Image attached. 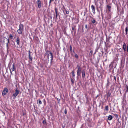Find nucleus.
<instances>
[{
	"mask_svg": "<svg viewBox=\"0 0 128 128\" xmlns=\"http://www.w3.org/2000/svg\"><path fill=\"white\" fill-rule=\"evenodd\" d=\"M54 0H50L49 3V4H50L51 2L52 1H53Z\"/></svg>",
	"mask_w": 128,
	"mask_h": 128,
	"instance_id": "26",
	"label": "nucleus"
},
{
	"mask_svg": "<svg viewBox=\"0 0 128 128\" xmlns=\"http://www.w3.org/2000/svg\"><path fill=\"white\" fill-rule=\"evenodd\" d=\"M16 42L17 44L18 45H19L20 41V40L19 38V37H17V38Z\"/></svg>",
	"mask_w": 128,
	"mask_h": 128,
	"instance_id": "11",
	"label": "nucleus"
},
{
	"mask_svg": "<svg viewBox=\"0 0 128 128\" xmlns=\"http://www.w3.org/2000/svg\"><path fill=\"white\" fill-rule=\"evenodd\" d=\"M19 90H18L17 89H16L15 90L14 92L12 95V96L14 97V99L16 98V96L19 94Z\"/></svg>",
	"mask_w": 128,
	"mask_h": 128,
	"instance_id": "3",
	"label": "nucleus"
},
{
	"mask_svg": "<svg viewBox=\"0 0 128 128\" xmlns=\"http://www.w3.org/2000/svg\"><path fill=\"white\" fill-rule=\"evenodd\" d=\"M92 18V20H91V22L93 24H94L96 22V21L93 18Z\"/></svg>",
	"mask_w": 128,
	"mask_h": 128,
	"instance_id": "14",
	"label": "nucleus"
},
{
	"mask_svg": "<svg viewBox=\"0 0 128 128\" xmlns=\"http://www.w3.org/2000/svg\"><path fill=\"white\" fill-rule=\"evenodd\" d=\"M50 56V54H48V59H49V56Z\"/></svg>",
	"mask_w": 128,
	"mask_h": 128,
	"instance_id": "28",
	"label": "nucleus"
},
{
	"mask_svg": "<svg viewBox=\"0 0 128 128\" xmlns=\"http://www.w3.org/2000/svg\"><path fill=\"white\" fill-rule=\"evenodd\" d=\"M91 8L92 9V12L94 13V14L95 13V7L93 5H92L91 6Z\"/></svg>",
	"mask_w": 128,
	"mask_h": 128,
	"instance_id": "6",
	"label": "nucleus"
},
{
	"mask_svg": "<svg viewBox=\"0 0 128 128\" xmlns=\"http://www.w3.org/2000/svg\"><path fill=\"white\" fill-rule=\"evenodd\" d=\"M90 52L91 54H92L93 53V51L92 50H91Z\"/></svg>",
	"mask_w": 128,
	"mask_h": 128,
	"instance_id": "34",
	"label": "nucleus"
},
{
	"mask_svg": "<svg viewBox=\"0 0 128 128\" xmlns=\"http://www.w3.org/2000/svg\"><path fill=\"white\" fill-rule=\"evenodd\" d=\"M85 28H86H86H88V26H87V24H86V25H85Z\"/></svg>",
	"mask_w": 128,
	"mask_h": 128,
	"instance_id": "30",
	"label": "nucleus"
},
{
	"mask_svg": "<svg viewBox=\"0 0 128 128\" xmlns=\"http://www.w3.org/2000/svg\"><path fill=\"white\" fill-rule=\"evenodd\" d=\"M71 82L72 83H74V81L72 79H71Z\"/></svg>",
	"mask_w": 128,
	"mask_h": 128,
	"instance_id": "32",
	"label": "nucleus"
},
{
	"mask_svg": "<svg viewBox=\"0 0 128 128\" xmlns=\"http://www.w3.org/2000/svg\"><path fill=\"white\" fill-rule=\"evenodd\" d=\"M66 14H69V12L68 11H66Z\"/></svg>",
	"mask_w": 128,
	"mask_h": 128,
	"instance_id": "29",
	"label": "nucleus"
},
{
	"mask_svg": "<svg viewBox=\"0 0 128 128\" xmlns=\"http://www.w3.org/2000/svg\"><path fill=\"white\" fill-rule=\"evenodd\" d=\"M46 123V122L45 121H43V124H45Z\"/></svg>",
	"mask_w": 128,
	"mask_h": 128,
	"instance_id": "31",
	"label": "nucleus"
},
{
	"mask_svg": "<svg viewBox=\"0 0 128 128\" xmlns=\"http://www.w3.org/2000/svg\"><path fill=\"white\" fill-rule=\"evenodd\" d=\"M75 57L76 58H78V55L76 54H75Z\"/></svg>",
	"mask_w": 128,
	"mask_h": 128,
	"instance_id": "23",
	"label": "nucleus"
},
{
	"mask_svg": "<svg viewBox=\"0 0 128 128\" xmlns=\"http://www.w3.org/2000/svg\"><path fill=\"white\" fill-rule=\"evenodd\" d=\"M73 31L74 30H71V32H72V33L73 32Z\"/></svg>",
	"mask_w": 128,
	"mask_h": 128,
	"instance_id": "37",
	"label": "nucleus"
},
{
	"mask_svg": "<svg viewBox=\"0 0 128 128\" xmlns=\"http://www.w3.org/2000/svg\"><path fill=\"white\" fill-rule=\"evenodd\" d=\"M119 50H120V52H122V50L121 48H120Z\"/></svg>",
	"mask_w": 128,
	"mask_h": 128,
	"instance_id": "33",
	"label": "nucleus"
},
{
	"mask_svg": "<svg viewBox=\"0 0 128 128\" xmlns=\"http://www.w3.org/2000/svg\"><path fill=\"white\" fill-rule=\"evenodd\" d=\"M125 31L126 34H127V32L128 31V28L127 27H126L125 28Z\"/></svg>",
	"mask_w": 128,
	"mask_h": 128,
	"instance_id": "21",
	"label": "nucleus"
},
{
	"mask_svg": "<svg viewBox=\"0 0 128 128\" xmlns=\"http://www.w3.org/2000/svg\"><path fill=\"white\" fill-rule=\"evenodd\" d=\"M111 94V93L110 92H108V93L107 94V97L108 98L110 96Z\"/></svg>",
	"mask_w": 128,
	"mask_h": 128,
	"instance_id": "17",
	"label": "nucleus"
},
{
	"mask_svg": "<svg viewBox=\"0 0 128 128\" xmlns=\"http://www.w3.org/2000/svg\"><path fill=\"white\" fill-rule=\"evenodd\" d=\"M107 8H108V10L109 11H110L111 9V6H109L107 5Z\"/></svg>",
	"mask_w": 128,
	"mask_h": 128,
	"instance_id": "18",
	"label": "nucleus"
},
{
	"mask_svg": "<svg viewBox=\"0 0 128 128\" xmlns=\"http://www.w3.org/2000/svg\"><path fill=\"white\" fill-rule=\"evenodd\" d=\"M50 58H51V62H52V61L53 60V56L52 54V53L50 52Z\"/></svg>",
	"mask_w": 128,
	"mask_h": 128,
	"instance_id": "8",
	"label": "nucleus"
},
{
	"mask_svg": "<svg viewBox=\"0 0 128 128\" xmlns=\"http://www.w3.org/2000/svg\"><path fill=\"white\" fill-rule=\"evenodd\" d=\"M74 30H75V32H76V29H74Z\"/></svg>",
	"mask_w": 128,
	"mask_h": 128,
	"instance_id": "38",
	"label": "nucleus"
},
{
	"mask_svg": "<svg viewBox=\"0 0 128 128\" xmlns=\"http://www.w3.org/2000/svg\"><path fill=\"white\" fill-rule=\"evenodd\" d=\"M64 112L65 114H66L67 113V112L66 109L64 110Z\"/></svg>",
	"mask_w": 128,
	"mask_h": 128,
	"instance_id": "27",
	"label": "nucleus"
},
{
	"mask_svg": "<svg viewBox=\"0 0 128 128\" xmlns=\"http://www.w3.org/2000/svg\"><path fill=\"white\" fill-rule=\"evenodd\" d=\"M113 118L112 116L111 115H109L108 116V119L109 120H111Z\"/></svg>",
	"mask_w": 128,
	"mask_h": 128,
	"instance_id": "12",
	"label": "nucleus"
},
{
	"mask_svg": "<svg viewBox=\"0 0 128 128\" xmlns=\"http://www.w3.org/2000/svg\"><path fill=\"white\" fill-rule=\"evenodd\" d=\"M8 90L6 88H5L2 92V95L3 96L6 95L8 93Z\"/></svg>",
	"mask_w": 128,
	"mask_h": 128,
	"instance_id": "4",
	"label": "nucleus"
},
{
	"mask_svg": "<svg viewBox=\"0 0 128 128\" xmlns=\"http://www.w3.org/2000/svg\"><path fill=\"white\" fill-rule=\"evenodd\" d=\"M126 44L125 43H124L123 45V48L124 49V50L125 51L126 50Z\"/></svg>",
	"mask_w": 128,
	"mask_h": 128,
	"instance_id": "13",
	"label": "nucleus"
},
{
	"mask_svg": "<svg viewBox=\"0 0 128 128\" xmlns=\"http://www.w3.org/2000/svg\"><path fill=\"white\" fill-rule=\"evenodd\" d=\"M10 38L11 39H12L13 38V36L11 34H10L9 35Z\"/></svg>",
	"mask_w": 128,
	"mask_h": 128,
	"instance_id": "24",
	"label": "nucleus"
},
{
	"mask_svg": "<svg viewBox=\"0 0 128 128\" xmlns=\"http://www.w3.org/2000/svg\"><path fill=\"white\" fill-rule=\"evenodd\" d=\"M114 78H115V79H116V77H115V76H114Z\"/></svg>",
	"mask_w": 128,
	"mask_h": 128,
	"instance_id": "39",
	"label": "nucleus"
},
{
	"mask_svg": "<svg viewBox=\"0 0 128 128\" xmlns=\"http://www.w3.org/2000/svg\"><path fill=\"white\" fill-rule=\"evenodd\" d=\"M77 68L78 69L77 70V74L78 76H79L80 74L81 68L78 65H77Z\"/></svg>",
	"mask_w": 128,
	"mask_h": 128,
	"instance_id": "2",
	"label": "nucleus"
},
{
	"mask_svg": "<svg viewBox=\"0 0 128 128\" xmlns=\"http://www.w3.org/2000/svg\"><path fill=\"white\" fill-rule=\"evenodd\" d=\"M72 76L73 78H74L75 76V74L74 71L73 70L72 71Z\"/></svg>",
	"mask_w": 128,
	"mask_h": 128,
	"instance_id": "15",
	"label": "nucleus"
},
{
	"mask_svg": "<svg viewBox=\"0 0 128 128\" xmlns=\"http://www.w3.org/2000/svg\"><path fill=\"white\" fill-rule=\"evenodd\" d=\"M38 103L40 104H42L41 101L40 100H39Z\"/></svg>",
	"mask_w": 128,
	"mask_h": 128,
	"instance_id": "25",
	"label": "nucleus"
},
{
	"mask_svg": "<svg viewBox=\"0 0 128 128\" xmlns=\"http://www.w3.org/2000/svg\"><path fill=\"white\" fill-rule=\"evenodd\" d=\"M19 28L17 32L19 34H21L22 33V32L24 30V26L23 25L20 24L19 25Z\"/></svg>",
	"mask_w": 128,
	"mask_h": 128,
	"instance_id": "1",
	"label": "nucleus"
},
{
	"mask_svg": "<svg viewBox=\"0 0 128 128\" xmlns=\"http://www.w3.org/2000/svg\"><path fill=\"white\" fill-rule=\"evenodd\" d=\"M82 77L83 78L85 77V73L84 70H82L81 72Z\"/></svg>",
	"mask_w": 128,
	"mask_h": 128,
	"instance_id": "10",
	"label": "nucleus"
},
{
	"mask_svg": "<svg viewBox=\"0 0 128 128\" xmlns=\"http://www.w3.org/2000/svg\"><path fill=\"white\" fill-rule=\"evenodd\" d=\"M105 110L106 111H108V106H105Z\"/></svg>",
	"mask_w": 128,
	"mask_h": 128,
	"instance_id": "20",
	"label": "nucleus"
},
{
	"mask_svg": "<svg viewBox=\"0 0 128 128\" xmlns=\"http://www.w3.org/2000/svg\"><path fill=\"white\" fill-rule=\"evenodd\" d=\"M7 40H8V42L6 44V46L7 47H8V44L9 42V39H7Z\"/></svg>",
	"mask_w": 128,
	"mask_h": 128,
	"instance_id": "22",
	"label": "nucleus"
},
{
	"mask_svg": "<svg viewBox=\"0 0 128 128\" xmlns=\"http://www.w3.org/2000/svg\"><path fill=\"white\" fill-rule=\"evenodd\" d=\"M14 64H13L12 65L11 67V68H10V72L11 74H12V72L14 71Z\"/></svg>",
	"mask_w": 128,
	"mask_h": 128,
	"instance_id": "5",
	"label": "nucleus"
},
{
	"mask_svg": "<svg viewBox=\"0 0 128 128\" xmlns=\"http://www.w3.org/2000/svg\"><path fill=\"white\" fill-rule=\"evenodd\" d=\"M55 12L56 14V17L57 19V16H58V12L57 11V10L56 8L55 9Z\"/></svg>",
	"mask_w": 128,
	"mask_h": 128,
	"instance_id": "16",
	"label": "nucleus"
},
{
	"mask_svg": "<svg viewBox=\"0 0 128 128\" xmlns=\"http://www.w3.org/2000/svg\"><path fill=\"white\" fill-rule=\"evenodd\" d=\"M127 51L128 52V46H127Z\"/></svg>",
	"mask_w": 128,
	"mask_h": 128,
	"instance_id": "36",
	"label": "nucleus"
},
{
	"mask_svg": "<svg viewBox=\"0 0 128 128\" xmlns=\"http://www.w3.org/2000/svg\"><path fill=\"white\" fill-rule=\"evenodd\" d=\"M74 30V27H72V30Z\"/></svg>",
	"mask_w": 128,
	"mask_h": 128,
	"instance_id": "35",
	"label": "nucleus"
},
{
	"mask_svg": "<svg viewBox=\"0 0 128 128\" xmlns=\"http://www.w3.org/2000/svg\"><path fill=\"white\" fill-rule=\"evenodd\" d=\"M28 54H29V58L30 60L31 61V62H32V57L30 56V51H29V53H28Z\"/></svg>",
	"mask_w": 128,
	"mask_h": 128,
	"instance_id": "9",
	"label": "nucleus"
},
{
	"mask_svg": "<svg viewBox=\"0 0 128 128\" xmlns=\"http://www.w3.org/2000/svg\"><path fill=\"white\" fill-rule=\"evenodd\" d=\"M38 7L40 8L41 7V2L40 0H37Z\"/></svg>",
	"mask_w": 128,
	"mask_h": 128,
	"instance_id": "7",
	"label": "nucleus"
},
{
	"mask_svg": "<svg viewBox=\"0 0 128 128\" xmlns=\"http://www.w3.org/2000/svg\"><path fill=\"white\" fill-rule=\"evenodd\" d=\"M70 52H72L73 51V52H74V50H72V47L71 45L70 46Z\"/></svg>",
	"mask_w": 128,
	"mask_h": 128,
	"instance_id": "19",
	"label": "nucleus"
}]
</instances>
